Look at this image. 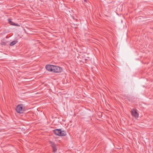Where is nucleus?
<instances>
[{"label": "nucleus", "instance_id": "f03ea898", "mask_svg": "<svg viewBox=\"0 0 153 153\" xmlns=\"http://www.w3.org/2000/svg\"><path fill=\"white\" fill-rule=\"evenodd\" d=\"M53 67L52 72L55 73H60L62 70V68L59 66L53 65Z\"/></svg>", "mask_w": 153, "mask_h": 153}, {"label": "nucleus", "instance_id": "20e7f679", "mask_svg": "<svg viewBox=\"0 0 153 153\" xmlns=\"http://www.w3.org/2000/svg\"><path fill=\"white\" fill-rule=\"evenodd\" d=\"M53 65H47L46 66V68L47 70L52 72Z\"/></svg>", "mask_w": 153, "mask_h": 153}, {"label": "nucleus", "instance_id": "9d476101", "mask_svg": "<svg viewBox=\"0 0 153 153\" xmlns=\"http://www.w3.org/2000/svg\"><path fill=\"white\" fill-rule=\"evenodd\" d=\"M32 33H29V34H32Z\"/></svg>", "mask_w": 153, "mask_h": 153}, {"label": "nucleus", "instance_id": "423d86ee", "mask_svg": "<svg viewBox=\"0 0 153 153\" xmlns=\"http://www.w3.org/2000/svg\"><path fill=\"white\" fill-rule=\"evenodd\" d=\"M50 143L51 144L52 148L53 149V151L54 152H55L57 151V149L56 146V144L53 142L50 141Z\"/></svg>", "mask_w": 153, "mask_h": 153}, {"label": "nucleus", "instance_id": "0eeeda50", "mask_svg": "<svg viewBox=\"0 0 153 153\" xmlns=\"http://www.w3.org/2000/svg\"><path fill=\"white\" fill-rule=\"evenodd\" d=\"M8 21L9 23L11 25H13L16 26H17L18 25V24H17L14 23L12 21H11L10 19H8Z\"/></svg>", "mask_w": 153, "mask_h": 153}, {"label": "nucleus", "instance_id": "39448f33", "mask_svg": "<svg viewBox=\"0 0 153 153\" xmlns=\"http://www.w3.org/2000/svg\"><path fill=\"white\" fill-rule=\"evenodd\" d=\"M131 114L134 117H135L137 118L138 117L139 115L137 112L136 110L135 109L132 110L131 112Z\"/></svg>", "mask_w": 153, "mask_h": 153}, {"label": "nucleus", "instance_id": "1a4fd4ad", "mask_svg": "<svg viewBox=\"0 0 153 153\" xmlns=\"http://www.w3.org/2000/svg\"><path fill=\"white\" fill-rule=\"evenodd\" d=\"M32 79V78H31V81H32V80H33V79Z\"/></svg>", "mask_w": 153, "mask_h": 153}, {"label": "nucleus", "instance_id": "f257e3e1", "mask_svg": "<svg viewBox=\"0 0 153 153\" xmlns=\"http://www.w3.org/2000/svg\"><path fill=\"white\" fill-rule=\"evenodd\" d=\"M53 133L56 135L59 136H65L66 133L63 131H62L61 129H55L53 131Z\"/></svg>", "mask_w": 153, "mask_h": 153}, {"label": "nucleus", "instance_id": "7ed1b4c3", "mask_svg": "<svg viewBox=\"0 0 153 153\" xmlns=\"http://www.w3.org/2000/svg\"><path fill=\"white\" fill-rule=\"evenodd\" d=\"M16 110L18 113H22L23 111L22 105L21 104L18 105Z\"/></svg>", "mask_w": 153, "mask_h": 153}, {"label": "nucleus", "instance_id": "6e6552de", "mask_svg": "<svg viewBox=\"0 0 153 153\" xmlns=\"http://www.w3.org/2000/svg\"><path fill=\"white\" fill-rule=\"evenodd\" d=\"M16 41H13L10 43V46H13V45L15 44L16 43Z\"/></svg>", "mask_w": 153, "mask_h": 153}]
</instances>
